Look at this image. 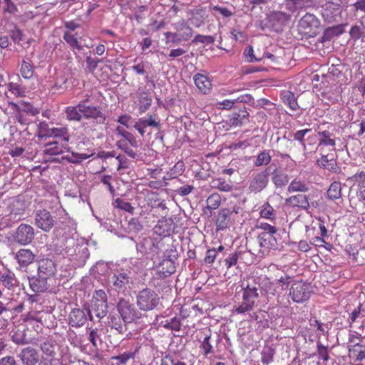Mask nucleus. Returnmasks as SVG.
Wrapping results in <instances>:
<instances>
[{
  "label": "nucleus",
  "mask_w": 365,
  "mask_h": 365,
  "mask_svg": "<svg viewBox=\"0 0 365 365\" xmlns=\"http://www.w3.org/2000/svg\"><path fill=\"white\" fill-rule=\"evenodd\" d=\"M257 240L261 247L267 250H277L281 243V238L277 232L273 235L259 234Z\"/></svg>",
  "instance_id": "obj_17"
},
{
  "label": "nucleus",
  "mask_w": 365,
  "mask_h": 365,
  "mask_svg": "<svg viewBox=\"0 0 365 365\" xmlns=\"http://www.w3.org/2000/svg\"><path fill=\"white\" fill-rule=\"evenodd\" d=\"M289 16L282 11H274L267 17V24L272 27L280 26L288 21Z\"/></svg>",
  "instance_id": "obj_25"
},
{
  "label": "nucleus",
  "mask_w": 365,
  "mask_h": 365,
  "mask_svg": "<svg viewBox=\"0 0 365 365\" xmlns=\"http://www.w3.org/2000/svg\"><path fill=\"white\" fill-rule=\"evenodd\" d=\"M309 190L308 184L300 178H294L291 181L287 187V191L289 192H306L309 191Z\"/></svg>",
  "instance_id": "obj_33"
},
{
  "label": "nucleus",
  "mask_w": 365,
  "mask_h": 365,
  "mask_svg": "<svg viewBox=\"0 0 365 365\" xmlns=\"http://www.w3.org/2000/svg\"><path fill=\"white\" fill-rule=\"evenodd\" d=\"M258 296L257 288L256 287L247 285V287L243 289L242 299L254 305Z\"/></svg>",
  "instance_id": "obj_39"
},
{
  "label": "nucleus",
  "mask_w": 365,
  "mask_h": 365,
  "mask_svg": "<svg viewBox=\"0 0 365 365\" xmlns=\"http://www.w3.org/2000/svg\"><path fill=\"white\" fill-rule=\"evenodd\" d=\"M13 254L20 270H25L29 265L34 262L36 257L33 251L26 248H21Z\"/></svg>",
  "instance_id": "obj_12"
},
{
  "label": "nucleus",
  "mask_w": 365,
  "mask_h": 365,
  "mask_svg": "<svg viewBox=\"0 0 365 365\" xmlns=\"http://www.w3.org/2000/svg\"><path fill=\"white\" fill-rule=\"evenodd\" d=\"M202 43L205 44H212L215 42V38L212 36H204L201 34H197L192 40V43Z\"/></svg>",
  "instance_id": "obj_64"
},
{
  "label": "nucleus",
  "mask_w": 365,
  "mask_h": 365,
  "mask_svg": "<svg viewBox=\"0 0 365 365\" xmlns=\"http://www.w3.org/2000/svg\"><path fill=\"white\" fill-rule=\"evenodd\" d=\"M63 149L69 150L67 143L63 142L61 146H58L57 141H53L48 143L45 145V149L43 153L48 155H57L63 153Z\"/></svg>",
  "instance_id": "obj_29"
},
{
  "label": "nucleus",
  "mask_w": 365,
  "mask_h": 365,
  "mask_svg": "<svg viewBox=\"0 0 365 365\" xmlns=\"http://www.w3.org/2000/svg\"><path fill=\"white\" fill-rule=\"evenodd\" d=\"M349 36L354 41L364 37L363 27L359 25H353L349 30Z\"/></svg>",
  "instance_id": "obj_56"
},
{
  "label": "nucleus",
  "mask_w": 365,
  "mask_h": 365,
  "mask_svg": "<svg viewBox=\"0 0 365 365\" xmlns=\"http://www.w3.org/2000/svg\"><path fill=\"white\" fill-rule=\"evenodd\" d=\"M163 327L175 331H179L181 329V319L180 317H175L170 320H166Z\"/></svg>",
  "instance_id": "obj_48"
},
{
  "label": "nucleus",
  "mask_w": 365,
  "mask_h": 365,
  "mask_svg": "<svg viewBox=\"0 0 365 365\" xmlns=\"http://www.w3.org/2000/svg\"><path fill=\"white\" fill-rule=\"evenodd\" d=\"M87 316L84 311L76 308L73 309L68 316V324L73 327H80L85 324Z\"/></svg>",
  "instance_id": "obj_22"
},
{
  "label": "nucleus",
  "mask_w": 365,
  "mask_h": 365,
  "mask_svg": "<svg viewBox=\"0 0 365 365\" xmlns=\"http://www.w3.org/2000/svg\"><path fill=\"white\" fill-rule=\"evenodd\" d=\"M39 347L42 352L47 356L53 357L56 354L53 342L51 339H47L40 344Z\"/></svg>",
  "instance_id": "obj_44"
},
{
  "label": "nucleus",
  "mask_w": 365,
  "mask_h": 365,
  "mask_svg": "<svg viewBox=\"0 0 365 365\" xmlns=\"http://www.w3.org/2000/svg\"><path fill=\"white\" fill-rule=\"evenodd\" d=\"M261 355L263 364L268 365L269 363L273 361L274 350L269 346L264 347L261 352Z\"/></svg>",
  "instance_id": "obj_52"
},
{
  "label": "nucleus",
  "mask_w": 365,
  "mask_h": 365,
  "mask_svg": "<svg viewBox=\"0 0 365 365\" xmlns=\"http://www.w3.org/2000/svg\"><path fill=\"white\" fill-rule=\"evenodd\" d=\"M34 72V68L30 61L23 60L20 68L22 77L26 79H30L33 76Z\"/></svg>",
  "instance_id": "obj_45"
},
{
  "label": "nucleus",
  "mask_w": 365,
  "mask_h": 365,
  "mask_svg": "<svg viewBox=\"0 0 365 365\" xmlns=\"http://www.w3.org/2000/svg\"><path fill=\"white\" fill-rule=\"evenodd\" d=\"M260 217L268 220H274L276 214L272 206L269 202H265L259 212Z\"/></svg>",
  "instance_id": "obj_46"
},
{
  "label": "nucleus",
  "mask_w": 365,
  "mask_h": 365,
  "mask_svg": "<svg viewBox=\"0 0 365 365\" xmlns=\"http://www.w3.org/2000/svg\"><path fill=\"white\" fill-rule=\"evenodd\" d=\"M46 135L55 138H61L62 141L67 143L69 140L68 130L66 127L48 128Z\"/></svg>",
  "instance_id": "obj_31"
},
{
  "label": "nucleus",
  "mask_w": 365,
  "mask_h": 365,
  "mask_svg": "<svg viewBox=\"0 0 365 365\" xmlns=\"http://www.w3.org/2000/svg\"><path fill=\"white\" fill-rule=\"evenodd\" d=\"M90 96H86V98L81 101L78 104H83L85 107L90 108L91 118L93 124H103L106 119V115L103 112L102 108L99 106H93L89 104Z\"/></svg>",
  "instance_id": "obj_13"
},
{
  "label": "nucleus",
  "mask_w": 365,
  "mask_h": 365,
  "mask_svg": "<svg viewBox=\"0 0 365 365\" xmlns=\"http://www.w3.org/2000/svg\"><path fill=\"white\" fill-rule=\"evenodd\" d=\"M113 205L116 208L120 209L131 214L133 213L134 207L131 205V204L124 201L120 198L115 199Z\"/></svg>",
  "instance_id": "obj_50"
},
{
  "label": "nucleus",
  "mask_w": 365,
  "mask_h": 365,
  "mask_svg": "<svg viewBox=\"0 0 365 365\" xmlns=\"http://www.w3.org/2000/svg\"><path fill=\"white\" fill-rule=\"evenodd\" d=\"M271 160L272 156L269 154V151L264 150L257 155L254 165L257 167L267 165L271 162Z\"/></svg>",
  "instance_id": "obj_43"
},
{
  "label": "nucleus",
  "mask_w": 365,
  "mask_h": 365,
  "mask_svg": "<svg viewBox=\"0 0 365 365\" xmlns=\"http://www.w3.org/2000/svg\"><path fill=\"white\" fill-rule=\"evenodd\" d=\"M221 203V197L217 193H213L210 195L207 200V206L206 209L208 210H215L217 209Z\"/></svg>",
  "instance_id": "obj_49"
},
{
  "label": "nucleus",
  "mask_w": 365,
  "mask_h": 365,
  "mask_svg": "<svg viewBox=\"0 0 365 365\" xmlns=\"http://www.w3.org/2000/svg\"><path fill=\"white\" fill-rule=\"evenodd\" d=\"M160 365H187V364L168 354L162 357Z\"/></svg>",
  "instance_id": "obj_53"
},
{
  "label": "nucleus",
  "mask_w": 365,
  "mask_h": 365,
  "mask_svg": "<svg viewBox=\"0 0 365 365\" xmlns=\"http://www.w3.org/2000/svg\"><path fill=\"white\" fill-rule=\"evenodd\" d=\"M117 147L123 150L131 158H135L136 153L129 147V144L125 139H121L116 142Z\"/></svg>",
  "instance_id": "obj_51"
},
{
  "label": "nucleus",
  "mask_w": 365,
  "mask_h": 365,
  "mask_svg": "<svg viewBox=\"0 0 365 365\" xmlns=\"http://www.w3.org/2000/svg\"><path fill=\"white\" fill-rule=\"evenodd\" d=\"M35 225L45 232H48L56 225L58 229L66 230V226L63 222H55L51 212L46 210H38L35 213Z\"/></svg>",
  "instance_id": "obj_4"
},
{
  "label": "nucleus",
  "mask_w": 365,
  "mask_h": 365,
  "mask_svg": "<svg viewBox=\"0 0 365 365\" xmlns=\"http://www.w3.org/2000/svg\"><path fill=\"white\" fill-rule=\"evenodd\" d=\"M72 155L76 158L75 160H73V158L68 156V155L62 156L61 160H66L68 163L78 164V163H80L81 162V160H86L89 158V155L86 153L80 154V153H74V152H72Z\"/></svg>",
  "instance_id": "obj_55"
},
{
  "label": "nucleus",
  "mask_w": 365,
  "mask_h": 365,
  "mask_svg": "<svg viewBox=\"0 0 365 365\" xmlns=\"http://www.w3.org/2000/svg\"><path fill=\"white\" fill-rule=\"evenodd\" d=\"M148 200L153 203L152 207H159L162 210L167 209V206L164 200H160L158 197V194L156 192H151L148 196Z\"/></svg>",
  "instance_id": "obj_57"
},
{
  "label": "nucleus",
  "mask_w": 365,
  "mask_h": 365,
  "mask_svg": "<svg viewBox=\"0 0 365 365\" xmlns=\"http://www.w3.org/2000/svg\"><path fill=\"white\" fill-rule=\"evenodd\" d=\"M286 202L289 203L293 207H297L306 211L310 207L309 198L305 195L299 194L292 195L286 199Z\"/></svg>",
  "instance_id": "obj_24"
},
{
  "label": "nucleus",
  "mask_w": 365,
  "mask_h": 365,
  "mask_svg": "<svg viewBox=\"0 0 365 365\" xmlns=\"http://www.w3.org/2000/svg\"><path fill=\"white\" fill-rule=\"evenodd\" d=\"M65 252L74 268L84 266L90 256L89 250L83 243L71 242V245L66 246Z\"/></svg>",
  "instance_id": "obj_2"
},
{
  "label": "nucleus",
  "mask_w": 365,
  "mask_h": 365,
  "mask_svg": "<svg viewBox=\"0 0 365 365\" xmlns=\"http://www.w3.org/2000/svg\"><path fill=\"white\" fill-rule=\"evenodd\" d=\"M257 228L263 230V232L260 234L273 235L277 234L278 231L274 226H272L267 222H260L257 225Z\"/></svg>",
  "instance_id": "obj_61"
},
{
  "label": "nucleus",
  "mask_w": 365,
  "mask_h": 365,
  "mask_svg": "<svg viewBox=\"0 0 365 365\" xmlns=\"http://www.w3.org/2000/svg\"><path fill=\"white\" fill-rule=\"evenodd\" d=\"M0 285L8 290L14 291L18 287L19 282L14 273L6 272L1 275Z\"/></svg>",
  "instance_id": "obj_28"
},
{
  "label": "nucleus",
  "mask_w": 365,
  "mask_h": 365,
  "mask_svg": "<svg viewBox=\"0 0 365 365\" xmlns=\"http://www.w3.org/2000/svg\"><path fill=\"white\" fill-rule=\"evenodd\" d=\"M49 279L37 273L36 276L29 278V286L34 292L39 293L47 290L50 284Z\"/></svg>",
  "instance_id": "obj_18"
},
{
  "label": "nucleus",
  "mask_w": 365,
  "mask_h": 365,
  "mask_svg": "<svg viewBox=\"0 0 365 365\" xmlns=\"http://www.w3.org/2000/svg\"><path fill=\"white\" fill-rule=\"evenodd\" d=\"M319 138V147L322 145L334 147L336 145L335 140L332 138L334 134L328 130L320 131L317 134Z\"/></svg>",
  "instance_id": "obj_36"
},
{
  "label": "nucleus",
  "mask_w": 365,
  "mask_h": 365,
  "mask_svg": "<svg viewBox=\"0 0 365 365\" xmlns=\"http://www.w3.org/2000/svg\"><path fill=\"white\" fill-rule=\"evenodd\" d=\"M232 223V217L231 212H230V209L228 208H222L218 212L216 220L215 225L217 227V230H224L227 227H228Z\"/></svg>",
  "instance_id": "obj_20"
},
{
  "label": "nucleus",
  "mask_w": 365,
  "mask_h": 365,
  "mask_svg": "<svg viewBox=\"0 0 365 365\" xmlns=\"http://www.w3.org/2000/svg\"><path fill=\"white\" fill-rule=\"evenodd\" d=\"M344 24L331 26L324 31L323 41H329L334 36H338L344 32Z\"/></svg>",
  "instance_id": "obj_37"
},
{
  "label": "nucleus",
  "mask_w": 365,
  "mask_h": 365,
  "mask_svg": "<svg viewBox=\"0 0 365 365\" xmlns=\"http://www.w3.org/2000/svg\"><path fill=\"white\" fill-rule=\"evenodd\" d=\"M152 103V99L148 97V96L146 93H143L140 96V111L141 113H145L150 106Z\"/></svg>",
  "instance_id": "obj_59"
},
{
  "label": "nucleus",
  "mask_w": 365,
  "mask_h": 365,
  "mask_svg": "<svg viewBox=\"0 0 365 365\" xmlns=\"http://www.w3.org/2000/svg\"><path fill=\"white\" fill-rule=\"evenodd\" d=\"M128 229L130 232L138 233L143 230V225L137 218H132L128 225Z\"/></svg>",
  "instance_id": "obj_62"
},
{
  "label": "nucleus",
  "mask_w": 365,
  "mask_h": 365,
  "mask_svg": "<svg viewBox=\"0 0 365 365\" xmlns=\"http://www.w3.org/2000/svg\"><path fill=\"white\" fill-rule=\"evenodd\" d=\"M254 304L242 299L241 304L235 309V312L237 314H245L252 310Z\"/></svg>",
  "instance_id": "obj_63"
},
{
  "label": "nucleus",
  "mask_w": 365,
  "mask_h": 365,
  "mask_svg": "<svg viewBox=\"0 0 365 365\" xmlns=\"http://www.w3.org/2000/svg\"><path fill=\"white\" fill-rule=\"evenodd\" d=\"M81 38L77 34H73L71 31H66L63 34V39L69 44L73 51L75 49L78 51L83 49V46L79 42V39Z\"/></svg>",
  "instance_id": "obj_32"
},
{
  "label": "nucleus",
  "mask_w": 365,
  "mask_h": 365,
  "mask_svg": "<svg viewBox=\"0 0 365 365\" xmlns=\"http://www.w3.org/2000/svg\"><path fill=\"white\" fill-rule=\"evenodd\" d=\"M108 302L91 301V307L88 310L90 320L93 321V314L99 319L103 318L108 313Z\"/></svg>",
  "instance_id": "obj_21"
},
{
  "label": "nucleus",
  "mask_w": 365,
  "mask_h": 365,
  "mask_svg": "<svg viewBox=\"0 0 365 365\" xmlns=\"http://www.w3.org/2000/svg\"><path fill=\"white\" fill-rule=\"evenodd\" d=\"M56 265L52 259L44 258L38 262V274L51 280L56 274Z\"/></svg>",
  "instance_id": "obj_16"
},
{
  "label": "nucleus",
  "mask_w": 365,
  "mask_h": 365,
  "mask_svg": "<svg viewBox=\"0 0 365 365\" xmlns=\"http://www.w3.org/2000/svg\"><path fill=\"white\" fill-rule=\"evenodd\" d=\"M130 281V272L128 270H120L115 272L109 280L113 289L119 292L125 291Z\"/></svg>",
  "instance_id": "obj_11"
},
{
  "label": "nucleus",
  "mask_w": 365,
  "mask_h": 365,
  "mask_svg": "<svg viewBox=\"0 0 365 365\" xmlns=\"http://www.w3.org/2000/svg\"><path fill=\"white\" fill-rule=\"evenodd\" d=\"M272 181L276 188H282L288 184L289 178L287 174L276 168L272 173Z\"/></svg>",
  "instance_id": "obj_30"
},
{
  "label": "nucleus",
  "mask_w": 365,
  "mask_h": 365,
  "mask_svg": "<svg viewBox=\"0 0 365 365\" xmlns=\"http://www.w3.org/2000/svg\"><path fill=\"white\" fill-rule=\"evenodd\" d=\"M116 308L118 313L128 324L135 322L141 318L142 314L137 308L129 301L123 298L119 299Z\"/></svg>",
  "instance_id": "obj_6"
},
{
  "label": "nucleus",
  "mask_w": 365,
  "mask_h": 365,
  "mask_svg": "<svg viewBox=\"0 0 365 365\" xmlns=\"http://www.w3.org/2000/svg\"><path fill=\"white\" fill-rule=\"evenodd\" d=\"M195 83L199 91L203 94H207L210 93L212 88V83L207 76L197 73L193 77Z\"/></svg>",
  "instance_id": "obj_26"
},
{
  "label": "nucleus",
  "mask_w": 365,
  "mask_h": 365,
  "mask_svg": "<svg viewBox=\"0 0 365 365\" xmlns=\"http://www.w3.org/2000/svg\"><path fill=\"white\" fill-rule=\"evenodd\" d=\"M175 32L168 31L164 34L168 39L166 43L171 41L173 43L178 44L182 41H189L193 35L194 31L185 19L173 24Z\"/></svg>",
  "instance_id": "obj_3"
},
{
  "label": "nucleus",
  "mask_w": 365,
  "mask_h": 365,
  "mask_svg": "<svg viewBox=\"0 0 365 365\" xmlns=\"http://www.w3.org/2000/svg\"><path fill=\"white\" fill-rule=\"evenodd\" d=\"M211 183L213 188L217 189L222 192H227L233 190V185L223 178L215 179Z\"/></svg>",
  "instance_id": "obj_41"
},
{
  "label": "nucleus",
  "mask_w": 365,
  "mask_h": 365,
  "mask_svg": "<svg viewBox=\"0 0 365 365\" xmlns=\"http://www.w3.org/2000/svg\"><path fill=\"white\" fill-rule=\"evenodd\" d=\"M269 175L267 168L253 173L249 180L248 192L250 193L258 194L264 190L268 186L269 182Z\"/></svg>",
  "instance_id": "obj_8"
},
{
  "label": "nucleus",
  "mask_w": 365,
  "mask_h": 365,
  "mask_svg": "<svg viewBox=\"0 0 365 365\" xmlns=\"http://www.w3.org/2000/svg\"><path fill=\"white\" fill-rule=\"evenodd\" d=\"M320 21L312 14L307 13L299 21L298 30L307 37L316 36L319 32Z\"/></svg>",
  "instance_id": "obj_5"
},
{
  "label": "nucleus",
  "mask_w": 365,
  "mask_h": 365,
  "mask_svg": "<svg viewBox=\"0 0 365 365\" xmlns=\"http://www.w3.org/2000/svg\"><path fill=\"white\" fill-rule=\"evenodd\" d=\"M353 179L359 182L358 197L359 200L365 205V172L361 171V173H356L353 176Z\"/></svg>",
  "instance_id": "obj_34"
},
{
  "label": "nucleus",
  "mask_w": 365,
  "mask_h": 365,
  "mask_svg": "<svg viewBox=\"0 0 365 365\" xmlns=\"http://www.w3.org/2000/svg\"><path fill=\"white\" fill-rule=\"evenodd\" d=\"M317 163L320 168L327 169L332 173H337L339 172V168L332 154L322 155L317 160Z\"/></svg>",
  "instance_id": "obj_23"
},
{
  "label": "nucleus",
  "mask_w": 365,
  "mask_h": 365,
  "mask_svg": "<svg viewBox=\"0 0 365 365\" xmlns=\"http://www.w3.org/2000/svg\"><path fill=\"white\" fill-rule=\"evenodd\" d=\"M282 99L284 104L287 105L292 110H297L299 106L294 94L289 91H284L282 93Z\"/></svg>",
  "instance_id": "obj_38"
},
{
  "label": "nucleus",
  "mask_w": 365,
  "mask_h": 365,
  "mask_svg": "<svg viewBox=\"0 0 365 365\" xmlns=\"http://www.w3.org/2000/svg\"><path fill=\"white\" fill-rule=\"evenodd\" d=\"M160 298L158 294L150 288H144L136 294V305L143 312H151L157 309Z\"/></svg>",
  "instance_id": "obj_1"
},
{
  "label": "nucleus",
  "mask_w": 365,
  "mask_h": 365,
  "mask_svg": "<svg viewBox=\"0 0 365 365\" xmlns=\"http://www.w3.org/2000/svg\"><path fill=\"white\" fill-rule=\"evenodd\" d=\"M311 133H312V130L311 129L306 128V129L297 130L294 134V140H297V141H299L301 143L304 150H307V146H306V144H305V142H304V137L307 134H309Z\"/></svg>",
  "instance_id": "obj_54"
},
{
  "label": "nucleus",
  "mask_w": 365,
  "mask_h": 365,
  "mask_svg": "<svg viewBox=\"0 0 365 365\" xmlns=\"http://www.w3.org/2000/svg\"><path fill=\"white\" fill-rule=\"evenodd\" d=\"M327 197L331 200L339 199L341 197V182L335 181L331 184L327 190Z\"/></svg>",
  "instance_id": "obj_40"
},
{
  "label": "nucleus",
  "mask_w": 365,
  "mask_h": 365,
  "mask_svg": "<svg viewBox=\"0 0 365 365\" xmlns=\"http://www.w3.org/2000/svg\"><path fill=\"white\" fill-rule=\"evenodd\" d=\"M35 236L36 231L34 227L26 223H21L12 234V240L19 245L26 246L33 242Z\"/></svg>",
  "instance_id": "obj_7"
},
{
  "label": "nucleus",
  "mask_w": 365,
  "mask_h": 365,
  "mask_svg": "<svg viewBox=\"0 0 365 365\" xmlns=\"http://www.w3.org/2000/svg\"><path fill=\"white\" fill-rule=\"evenodd\" d=\"M252 100V98L251 95L246 94V95L240 96L235 99L224 100L221 102H219L217 103V105L219 106V108L221 109L230 110L232 108H233L236 103H248L251 102Z\"/></svg>",
  "instance_id": "obj_27"
},
{
  "label": "nucleus",
  "mask_w": 365,
  "mask_h": 365,
  "mask_svg": "<svg viewBox=\"0 0 365 365\" xmlns=\"http://www.w3.org/2000/svg\"><path fill=\"white\" fill-rule=\"evenodd\" d=\"M90 108L85 107L83 104L68 106L65 108L66 118L68 121L81 122L83 118L92 120Z\"/></svg>",
  "instance_id": "obj_10"
},
{
  "label": "nucleus",
  "mask_w": 365,
  "mask_h": 365,
  "mask_svg": "<svg viewBox=\"0 0 365 365\" xmlns=\"http://www.w3.org/2000/svg\"><path fill=\"white\" fill-rule=\"evenodd\" d=\"M244 55L248 62H258L262 59V57L256 56L252 46H249L244 51Z\"/></svg>",
  "instance_id": "obj_60"
},
{
  "label": "nucleus",
  "mask_w": 365,
  "mask_h": 365,
  "mask_svg": "<svg viewBox=\"0 0 365 365\" xmlns=\"http://www.w3.org/2000/svg\"><path fill=\"white\" fill-rule=\"evenodd\" d=\"M107 319V326L118 334H123L128 330V324L118 313H110Z\"/></svg>",
  "instance_id": "obj_15"
},
{
  "label": "nucleus",
  "mask_w": 365,
  "mask_h": 365,
  "mask_svg": "<svg viewBox=\"0 0 365 365\" xmlns=\"http://www.w3.org/2000/svg\"><path fill=\"white\" fill-rule=\"evenodd\" d=\"M310 325L314 327H317V331H319L317 333V335H324L325 334L328 333L329 327L328 324H322L317 319H314L313 321L310 322Z\"/></svg>",
  "instance_id": "obj_58"
},
{
  "label": "nucleus",
  "mask_w": 365,
  "mask_h": 365,
  "mask_svg": "<svg viewBox=\"0 0 365 365\" xmlns=\"http://www.w3.org/2000/svg\"><path fill=\"white\" fill-rule=\"evenodd\" d=\"M334 9V5L332 3H327L323 6L322 15L324 21L328 22L334 21L333 10Z\"/></svg>",
  "instance_id": "obj_47"
},
{
  "label": "nucleus",
  "mask_w": 365,
  "mask_h": 365,
  "mask_svg": "<svg viewBox=\"0 0 365 365\" xmlns=\"http://www.w3.org/2000/svg\"><path fill=\"white\" fill-rule=\"evenodd\" d=\"M249 113L245 106L240 108L237 111L232 113V122L233 125H238L248 121Z\"/></svg>",
  "instance_id": "obj_35"
},
{
  "label": "nucleus",
  "mask_w": 365,
  "mask_h": 365,
  "mask_svg": "<svg viewBox=\"0 0 365 365\" xmlns=\"http://www.w3.org/2000/svg\"><path fill=\"white\" fill-rule=\"evenodd\" d=\"M135 358V352L128 351L118 356L111 357V360L115 361V365H125L128 361Z\"/></svg>",
  "instance_id": "obj_42"
},
{
  "label": "nucleus",
  "mask_w": 365,
  "mask_h": 365,
  "mask_svg": "<svg viewBox=\"0 0 365 365\" xmlns=\"http://www.w3.org/2000/svg\"><path fill=\"white\" fill-rule=\"evenodd\" d=\"M309 284L303 281H297L292 284L289 289V296L296 303H302L308 300L311 296Z\"/></svg>",
  "instance_id": "obj_9"
},
{
  "label": "nucleus",
  "mask_w": 365,
  "mask_h": 365,
  "mask_svg": "<svg viewBox=\"0 0 365 365\" xmlns=\"http://www.w3.org/2000/svg\"><path fill=\"white\" fill-rule=\"evenodd\" d=\"M17 356L23 365H36L39 361L38 351L31 346L22 349Z\"/></svg>",
  "instance_id": "obj_14"
},
{
  "label": "nucleus",
  "mask_w": 365,
  "mask_h": 365,
  "mask_svg": "<svg viewBox=\"0 0 365 365\" xmlns=\"http://www.w3.org/2000/svg\"><path fill=\"white\" fill-rule=\"evenodd\" d=\"M175 272V262L170 258L164 259L157 267L155 275L158 278H165Z\"/></svg>",
  "instance_id": "obj_19"
}]
</instances>
